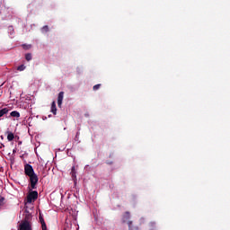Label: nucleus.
Returning a JSON list of instances; mask_svg holds the SVG:
<instances>
[{"mask_svg":"<svg viewBox=\"0 0 230 230\" xmlns=\"http://www.w3.org/2000/svg\"><path fill=\"white\" fill-rule=\"evenodd\" d=\"M107 164H112V162H107Z\"/></svg>","mask_w":230,"mask_h":230,"instance_id":"22","label":"nucleus"},{"mask_svg":"<svg viewBox=\"0 0 230 230\" xmlns=\"http://www.w3.org/2000/svg\"><path fill=\"white\" fill-rule=\"evenodd\" d=\"M42 31H45V33H48V31H49V27H48V25L43 26Z\"/></svg>","mask_w":230,"mask_h":230,"instance_id":"16","label":"nucleus"},{"mask_svg":"<svg viewBox=\"0 0 230 230\" xmlns=\"http://www.w3.org/2000/svg\"><path fill=\"white\" fill-rule=\"evenodd\" d=\"M37 199H39V192H37V190H32L27 196V202L31 204V202L37 200Z\"/></svg>","mask_w":230,"mask_h":230,"instance_id":"3","label":"nucleus"},{"mask_svg":"<svg viewBox=\"0 0 230 230\" xmlns=\"http://www.w3.org/2000/svg\"><path fill=\"white\" fill-rule=\"evenodd\" d=\"M64 101V92H60L58 96V106L62 107V102Z\"/></svg>","mask_w":230,"mask_h":230,"instance_id":"5","label":"nucleus"},{"mask_svg":"<svg viewBox=\"0 0 230 230\" xmlns=\"http://www.w3.org/2000/svg\"><path fill=\"white\" fill-rule=\"evenodd\" d=\"M100 87H102V84H95V85L93 87V91H98V89H100Z\"/></svg>","mask_w":230,"mask_h":230,"instance_id":"17","label":"nucleus"},{"mask_svg":"<svg viewBox=\"0 0 230 230\" xmlns=\"http://www.w3.org/2000/svg\"><path fill=\"white\" fill-rule=\"evenodd\" d=\"M128 230H139L138 227L132 226V221H128Z\"/></svg>","mask_w":230,"mask_h":230,"instance_id":"10","label":"nucleus"},{"mask_svg":"<svg viewBox=\"0 0 230 230\" xmlns=\"http://www.w3.org/2000/svg\"><path fill=\"white\" fill-rule=\"evenodd\" d=\"M4 204V197L0 196V206H3Z\"/></svg>","mask_w":230,"mask_h":230,"instance_id":"18","label":"nucleus"},{"mask_svg":"<svg viewBox=\"0 0 230 230\" xmlns=\"http://www.w3.org/2000/svg\"><path fill=\"white\" fill-rule=\"evenodd\" d=\"M149 226L150 227H155V222H151L150 224H149Z\"/></svg>","mask_w":230,"mask_h":230,"instance_id":"20","label":"nucleus"},{"mask_svg":"<svg viewBox=\"0 0 230 230\" xmlns=\"http://www.w3.org/2000/svg\"><path fill=\"white\" fill-rule=\"evenodd\" d=\"M41 229L42 230H48V226H46V221H42V223H41Z\"/></svg>","mask_w":230,"mask_h":230,"instance_id":"15","label":"nucleus"},{"mask_svg":"<svg viewBox=\"0 0 230 230\" xmlns=\"http://www.w3.org/2000/svg\"><path fill=\"white\" fill-rule=\"evenodd\" d=\"M31 218V215L30 214L26 215L24 219L19 225L18 230H33L31 228V222H30Z\"/></svg>","mask_w":230,"mask_h":230,"instance_id":"1","label":"nucleus"},{"mask_svg":"<svg viewBox=\"0 0 230 230\" xmlns=\"http://www.w3.org/2000/svg\"><path fill=\"white\" fill-rule=\"evenodd\" d=\"M50 111L52 114L57 115V102H52Z\"/></svg>","mask_w":230,"mask_h":230,"instance_id":"7","label":"nucleus"},{"mask_svg":"<svg viewBox=\"0 0 230 230\" xmlns=\"http://www.w3.org/2000/svg\"><path fill=\"white\" fill-rule=\"evenodd\" d=\"M14 138H15V136L13 135V133L9 132L7 135L8 141H13Z\"/></svg>","mask_w":230,"mask_h":230,"instance_id":"12","label":"nucleus"},{"mask_svg":"<svg viewBox=\"0 0 230 230\" xmlns=\"http://www.w3.org/2000/svg\"><path fill=\"white\" fill-rule=\"evenodd\" d=\"M24 69H26V66L24 65H21L17 67V71H24Z\"/></svg>","mask_w":230,"mask_h":230,"instance_id":"13","label":"nucleus"},{"mask_svg":"<svg viewBox=\"0 0 230 230\" xmlns=\"http://www.w3.org/2000/svg\"><path fill=\"white\" fill-rule=\"evenodd\" d=\"M40 224H42V222H45L44 217H42V216H40Z\"/></svg>","mask_w":230,"mask_h":230,"instance_id":"21","label":"nucleus"},{"mask_svg":"<svg viewBox=\"0 0 230 230\" xmlns=\"http://www.w3.org/2000/svg\"><path fill=\"white\" fill-rule=\"evenodd\" d=\"M71 175L72 179H76V169L75 168V166H73L71 169Z\"/></svg>","mask_w":230,"mask_h":230,"instance_id":"11","label":"nucleus"},{"mask_svg":"<svg viewBox=\"0 0 230 230\" xmlns=\"http://www.w3.org/2000/svg\"><path fill=\"white\" fill-rule=\"evenodd\" d=\"M31 48V45H23V49H30Z\"/></svg>","mask_w":230,"mask_h":230,"instance_id":"19","label":"nucleus"},{"mask_svg":"<svg viewBox=\"0 0 230 230\" xmlns=\"http://www.w3.org/2000/svg\"><path fill=\"white\" fill-rule=\"evenodd\" d=\"M10 110H8V108H4V109H2V110H0V118H3V116L4 115V114H8V111H9Z\"/></svg>","mask_w":230,"mask_h":230,"instance_id":"9","label":"nucleus"},{"mask_svg":"<svg viewBox=\"0 0 230 230\" xmlns=\"http://www.w3.org/2000/svg\"><path fill=\"white\" fill-rule=\"evenodd\" d=\"M29 177H30L31 188L32 190H37V184L39 182V176H37V174L34 173Z\"/></svg>","mask_w":230,"mask_h":230,"instance_id":"2","label":"nucleus"},{"mask_svg":"<svg viewBox=\"0 0 230 230\" xmlns=\"http://www.w3.org/2000/svg\"><path fill=\"white\" fill-rule=\"evenodd\" d=\"M10 116L12 118H21V113H19L17 111H14L10 113Z\"/></svg>","mask_w":230,"mask_h":230,"instance_id":"8","label":"nucleus"},{"mask_svg":"<svg viewBox=\"0 0 230 230\" xmlns=\"http://www.w3.org/2000/svg\"><path fill=\"white\" fill-rule=\"evenodd\" d=\"M24 173H25V175H27V177L34 175L35 174V171L33 170V166H31L29 164H26L24 165Z\"/></svg>","mask_w":230,"mask_h":230,"instance_id":"4","label":"nucleus"},{"mask_svg":"<svg viewBox=\"0 0 230 230\" xmlns=\"http://www.w3.org/2000/svg\"><path fill=\"white\" fill-rule=\"evenodd\" d=\"M25 60H27V62H30V60H31V54H30V53L26 54Z\"/></svg>","mask_w":230,"mask_h":230,"instance_id":"14","label":"nucleus"},{"mask_svg":"<svg viewBox=\"0 0 230 230\" xmlns=\"http://www.w3.org/2000/svg\"><path fill=\"white\" fill-rule=\"evenodd\" d=\"M128 220H130V212L127 211L124 213L123 217H122V222L123 224L128 222Z\"/></svg>","mask_w":230,"mask_h":230,"instance_id":"6","label":"nucleus"}]
</instances>
